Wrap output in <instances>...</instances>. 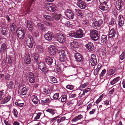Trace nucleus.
I'll use <instances>...</instances> for the list:
<instances>
[{
	"label": "nucleus",
	"mask_w": 125,
	"mask_h": 125,
	"mask_svg": "<svg viewBox=\"0 0 125 125\" xmlns=\"http://www.w3.org/2000/svg\"><path fill=\"white\" fill-rule=\"evenodd\" d=\"M51 81L54 83H56L57 82V79L54 77L53 76H50L49 77Z\"/></svg>",
	"instance_id": "obj_41"
},
{
	"label": "nucleus",
	"mask_w": 125,
	"mask_h": 125,
	"mask_svg": "<svg viewBox=\"0 0 125 125\" xmlns=\"http://www.w3.org/2000/svg\"><path fill=\"white\" fill-rule=\"evenodd\" d=\"M16 33L18 38L22 40L25 36L23 30L21 28L19 29L17 31Z\"/></svg>",
	"instance_id": "obj_6"
},
{
	"label": "nucleus",
	"mask_w": 125,
	"mask_h": 125,
	"mask_svg": "<svg viewBox=\"0 0 125 125\" xmlns=\"http://www.w3.org/2000/svg\"><path fill=\"white\" fill-rule=\"evenodd\" d=\"M37 26L38 29L40 30H43L45 29L44 25L41 23H38Z\"/></svg>",
	"instance_id": "obj_38"
},
{
	"label": "nucleus",
	"mask_w": 125,
	"mask_h": 125,
	"mask_svg": "<svg viewBox=\"0 0 125 125\" xmlns=\"http://www.w3.org/2000/svg\"><path fill=\"white\" fill-rule=\"evenodd\" d=\"M100 4L99 6V8L103 10H105L108 9V7L107 5H106L107 3H104L102 2V3L99 1Z\"/></svg>",
	"instance_id": "obj_14"
},
{
	"label": "nucleus",
	"mask_w": 125,
	"mask_h": 125,
	"mask_svg": "<svg viewBox=\"0 0 125 125\" xmlns=\"http://www.w3.org/2000/svg\"><path fill=\"white\" fill-rule=\"evenodd\" d=\"M12 112L14 114L15 116L16 117H17L18 116V112L17 110L15 109H13L12 111Z\"/></svg>",
	"instance_id": "obj_54"
},
{
	"label": "nucleus",
	"mask_w": 125,
	"mask_h": 125,
	"mask_svg": "<svg viewBox=\"0 0 125 125\" xmlns=\"http://www.w3.org/2000/svg\"><path fill=\"white\" fill-rule=\"evenodd\" d=\"M116 71V69H109L108 71V74L109 75H112L115 73Z\"/></svg>",
	"instance_id": "obj_39"
},
{
	"label": "nucleus",
	"mask_w": 125,
	"mask_h": 125,
	"mask_svg": "<svg viewBox=\"0 0 125 125\" xmlns=\"http://www.w3.org/2000/svg\"><path fill=\"white\" fill-rule=\"evenodd\" d=\"M44 49L43 47L41 45L37 46L36 48V50L37 52L38 53H42Z\"/></svg>",
	"instance_id": "obj_31"
},
{
	"label": "nucleus",
	"mask_w": 125,
	"mask_h": 125,
	"mask_svg": "<svg viewBox=\"0 0 125 125\" xmlns=\"http://www.w3.org/2000/svg\"><path fill=\"white\" fill-rule=\"evenodd\" d=\"M55 110L54 109H48L46 110L47 112H48L51 113L52 115H53L55 114V112L54 111Z\"/></svg>",
	"instance_id": "obj_44"
},
{
	"label": "nucleus",
	"mask_w": 125,
	"mask_h": 125,
	"mask_svg": "<svg viewBox=\"0 0 125 125\" xmlns=\"http://www.w3.org/2000/svg\"><path fill=\"white\" fill-rule=\"evenodd\" d=\"M56 51V49L55 46L51 45L49 49V52L51 55L55 54Z\"/></svg>",
	"instance_id": "obj_23"
},
{
	"label": "nucleus",
	"mask_w": 125,
	"mask_h": 125,
	"mask_svg": "<svg viewBox=\"0 0 125 125\" xmlns=\"http://www.w3.org/2000/svg\"><path fill=\"white\" fill-rule=\"evenodd\" d=\"M42 100H41V102L42 103L46 104L49 103L50 99L49 97L46 98L45 97L42 99Z\"/></svg>",
	"instance_id": "obj_37"
},
{
	"label": "nucleus",
	"mask_w": 125,
	"mask_h": 125,
	"mask_svg": "<svg viewBox=\"0 0 125 125\" xmlns=\"http://www.w3.org/2000/svg\"><path fill=\"white\" fill-rule=\"evenodd\" d=\"M29 88L27 86L23 87L20 91V93L22 95H26L28 91Z\"/></svg>",
	"instance_id": "obj_22"
},
{
	"label": "nucleus",
	"mask_w": 125,
	"mask_h": 125,
	"mask_svg": "<svg viewBox=\"0 0 125 125\" xmlns=\"http://www.w3.org/2000/svg\"><path fill=\"white\" fill-rule=\"evenodd\" d=\"M66 88L71 90L73 89L74 86L72 85H68L66 86Z\"/></svg>",
	"instance_id": "obj_60"
},
{
	"label": "nucleus",
	"mask_w": 125,
	"mask_h": 125,
	"mask_svg": "<svg viewBox=\"0 0 125 125\" xmlns=\"http://www.w3.org/2000/svg\"><path fill=\"white\" fill-rule=\"evenodd\" d=\"M26 41V43L27 45L30 48H31L33 46V44L34 43V41L33 40Z\"/></svg>",
	"instance_id": "obj_26"
},
{
	"label": "nucleus",
	"mask_w": 125,
	"mask_h": 125,
	"mask_svg": "<svg viewBox=\"0 0 125 125\" xmlns=\"http://www.w3.org/2000/svg\"><path fill=\"white\" fill-rule=\"evenodd\" d=\"M85 47L87 49L90 51H93L94 48L93 44L92 42H89L85 45Z\"/></svg>",
	"instance_id": "obj_19"
},
{
	"label": "nucleus",
	"mask_w": 125,
	"mask_h": 125,
	"mask_svg": "<svg viewBox=\"0 0 125 125\" xmlns=\"http://www.w3.org/2000/svg\"><path fill=\"white\" fill-rule=\"evenodd\" d=\"M15 104L16 105H17L19 107H21L24 104L23 103H19V102H16L15 103Z\"/></svg>",
	"instance_id": "obj_64"
},
{
	"label": "nucleus",
	"mask_w": 125,
	"mask_h": 125,
	"mask_svg": "<svg viewBox=\"0 0 125 125\" xmlns=\"http://www.w3.org/2000/svg\"><path fill=\"white\" fill-rule=\"evenodd\" d=\"M33 40V38L31 35L30 34H26L25 38V40L26 41Z\"/></svg>",
	"instance_id": "obj_40"
},
{
	"label": "nucleus",
	"mask_w": 125,
	"mask_h": 125,
	"mask_svg": "<svg viewBox=\"0 0 125 125\" xmlns=\"http://www.w3.org/2000/svg\"><path fill=\"white\" fill-rule=\"evenodd\" d=\"M44 23L45 25L47 26H51L52 25V23L48 22H44Z\"/></svg>",
	"instance_id": "obj_62"
},
{
	"label": "nucleus",
	"mask_w": 125,
	"mask_h": 125,
	"mask_svg": "<svg viewBox=\"0 0 125 125\" xmlns=\"http://www.w3.org/2000/svg\"><path fill=\"white\" fill-rule=\"evenodd\" d=\"M91 64L92 66H95L97 63V60L95 55L94 54H92L90 58Z\"/></svg>",
	"instance_id": "obj_7"
},
{
	"label": "nucleus",
	"mask_w": 125,
	"mask_h": 125,
	"mask_svg": "<svg viewBox=\"0 0 125 125\" xmlns=\"http://www.w3.org/2000/svg\"><path fill=\"white\" fill-rule=\"evenodd\" d=\"M45 66V63L42 61H41L39 63L38 68L40 70L43 68Z\"/></svg>",
	"instance_id": "obj_35"
},
{
	"label": "nucleus",
	"mask_w": 125,
	"mask_h": 125,
	"mask_svg": "<svg viewBox=\"0 0 125 125\" xmlns=\"http://www.w3.org/2000/svg\"><path fill=\"white\" fill-rule=\"evenodd\" d=\"M31 99L33 103L35 104H37L39 102V99L36 96L32 95L31 97Z\"/></svg>",
	"instance_id": "obj_27"
},
{
	"label": "nucleus",
	"mask_w": 125,
	"mask_h": 125,
	"mask_svg": "<svg viewBox=\"0 0 125 125\" xmlns=\"http://www.w3.org/2000/svg\"><path fill=\"white\" fill-rule=\"evenodd\" d=\"M16 25L14 23L10 24V29L11 31H14L15 30V28H16Z\"/></svg>",
	"instance_id": "obj_43"
},
{
	"label": "nucleus",
	"mask_w": 125,
	"mask_h": 125,
	"mask_svg": "<svg viewBox=\"0 0 125 125\" xmlns=\"http://www.w3.org/2000/svg\"><path fill=\"white\" fill-rule=\"evenodd\" d=\"M100 68V66H98L97 68L94 70V74L95 76H96L98 73L99 72Z\"/></svg>",
	"instance_id": "obj_42"
},
{
	"label": "nucleus",
	"mask_w": 125,
	"mask_h": 125,
	"mask_svg": "<svg viewBox=\"0 0 125 125\" xmlns=\"http://www.w3.org/2000/svg\"><path fill=\"white\" fill-rule=\"evenodd\" d=\"M41 71L44 73H47L48 72V69L47 67L45 66L43 68L40 70Z\"/></svg>",
	"instance_id": "obj_52"
},
{
	"label": "nucleus",
	"mask_w": 125,
	"mask_h": 125,
	"mask_svg": "<svg viewBox=\"0 0 125 125\" xmlns=\"http://www.w3.org/2000/svg\"><path fill=\"white\" fill-rule=\"evenodd\" d=\"M66 15L69 19L73 18L74 14L72 11L69 10L67 9L66 11Z\"/></svg>",
	"instance_id": "obj_11"
},
{
	"label": "nucleus",
	"mask_w": 125,
	"mask_h": 125,
	"mask_svg": "<svg viewBox=\"0 0 125 125\" xmlns=\"http://www.w3.org/2000/svg\"><path fill=\"white\" fill-rule=\"evenodd\" d=\"M31 62V59L30 56H27L24 59V62L25 64H29Z\"/></svg>",
	"instance_id": "obj_29"
},
{
	"label": "nucleus",
	"mask_w": 125,
	"mask_h": 125,
	"mask_svg": "<svg viewBox=\"0 0 125 125\" xmlns=\"http://www.w3.org/2000/svg\"><path fill=\"white\" fill-rule=\"evenodd\" d=\"M7 46L6 44L3 43L2 44L0 48V52L2 53L4 51L7 49Z\"/></svg>",
	"instance_id": "obj_34"
},
{
	"label": "nucleus",
	"mask_w": 125,
	"mask_h": 125,
	"mask_svg": "<svg viewBox=\"0 0 125 125\" xmlns=\"http://www.w3.org/2000/svg\"><path fill=\"white\" fill-rule=\"evenodd\" d=\"M75 12L77 15L78 16H80L81 15L82 16V10H77L76 9H75Z\"/></svg>",
	"instance_id": "obj_45"
},
{
	"label": "nucleus",
	"mask_w": 125,
	"mask_h": 125,
	"mask_svg": "<svg viewBox=\"0 0 125 125\" xmlns=\"http://www.w3.org/2000/svg\"><path fill=\"white\" fill-rule=\"evenodd\" d=\"M66 119L65 116H63L61 117L60 119H59L57 120V123H60L64 120Z\"/></svg>",
	"instance_id": "obj_50"
},
{
	"label": "nucleus",
	"mask_w": 125,
	"mask_h": 125,
	"mask_svg": "<svg viewBox=\"0 0 125 125\" xmlns=\"http://www.w3.org/2000/svg\"><path fill=\"white\" fill-rule=\"evenodd\" d=\"M116 30L114 28H113L109 30L108 37L109 38H112L115 36L116 34Z\"/></svg>",
	"instance_id": "obj_17"
},
{
	"label": "nucleus",
	"mask_w": 125,
	"mask_h": 125,
	"mask_svg": "<svg viewBox=\"0 0 125 125\" xmlns=\"http://www.w3.org/2000/svg\"><path fill=\"white\" fill-rule=\"evenodd\" d=\"M44 16L45 18L47 20H48L50 21H53L52 17L49 15H44Z\"/></svg>",
	"instance_id": "obj_46"
},
{
	"label": "nucleus",
	"mask_w": 125,
	"mask_h": 125,
	"mask_svg": "<svg viewBox=\"0 0 125 125\" xmlns=\"http://www.w3.org/2000/svg\"><path fill=\"white\" fill-rule=\"evenodd\" d=\"M107 41V36L105 35H103L101 38L99 40V42L102 44H105Z\"/></svg>",
	"instance_id": "obj_21"
},
{
	"label": "nucleus",
	"mask_w": 125,
	"mask_h": 125,
	"mask_svg": "<svg viewBox=\"0 0 125 125\" xmlns=\"http://www.w3.org/2000/svg\"><path fill=\"white\" fill-rule=\"evenodd\" d=\"M90 36L92 40L96 41L99 38V34L98 31L95 30H91L90 31Z\"/></svg>",
	"instance_id": "obj_2"
},
{
	"label": "nucleus",
	"mask_w": 125,
	"mask_h": 125,
	"mask_svg": "<svg viewBox=\"0 0 125 125\" xmlns=\"http://www.w3.org/2000/svg\"><path fill=\"white\" fill-rule=\"evenodd\" d=\"M59 59L60 61L64 62L66 59V55L65 51L62 50H59Z\"/></svg>",
	"instance_id": "obj_4"
},
{
	"label": "nucleus",
	"mask_w": 125,
	"mask_h": 125,
	"mask_svg": "<svg viewBox=\"0 0 125 125\" xmlns=\"http://www.w3.org/2000/svg\"><path fill=\"white\" fill-rule=\"evenodd\" d=\"M66 38L65 35L60 33L57 34L56 35L57 40L61 43L65 42L66 41Z\"/></svg>",
	"instance_id": "obj_3"
},
{
	"label": "nucleus",
	"mask_w": 125,
	"mask_h": 125,
	"mask_svg": "<svg viewBox=\"0 0 125 125\" xmlns=\"http://www.w3.org/2000/svg\"><path fill=\"white\" fill-rule=\"evenodd\" d=\"M9 87H10L11 88H12L14 86L13 82L12 81H10L8 84Z\"/></svg>",
	"instance_id": "obj_59"
},
{
	"label": "nucleus",
	"mask_w": 125,
	"mask_h": 125,
	"mask_svg": "<svg viewBox=\"0 0 125 125\" xmlns=\"http://www.w3.org/2000/svg\"><path fill=\"white\" fill-rule=\"evenodd\" d=\"M69 44L71 48L74 50L78 48L79 46V43L75 41L70 42Z\"/></svg>",
	"instance_id": "obj_9"
},
{
	"label": "nucleus",
	"mask_w": 125,
	"mask_h": 125,
	"mask_svg": "<svg viewBox=\"0 0 125 125\" xmlns=\"http://www.w3.org/2000/svg\"><path fill=\"white\" fill-rule=\"evenodd\" d=\"M45 38L47 40H51L54 37V35L52 32H49L44 36Z\"/></svg>",
	"instance_id": "obj_8"
},
{
	"label": "nucleus",
	"mask_w": 125,
	"mask_h": 125,
	"mask_svg": "<svg viewBox=\"0 0 125 125\" xmlns=\"http://www.w3.org/2000/svg\"><path fill=\"white\" fill-rule=\"evenodd\" d=\"M61 16V15L60 14L56 13L54 14L52 16L53 19L57 21H58L60 19Z\"/></svg>",
	"instance_id": "obj_32"
},
{
	"label": "nucleus",
	"mask_w": 125,
	"mask_h": 125,
	"mask_svg": "<svg viewBox=\"0 0 125 125\" xmlns=\"http://www.w3.org/2000/svg\"><path fill=\"white\" fill-rule=\"evenodd\" d=\"M45 62L48 65H51L53 62V60L52 57L47 56L45 58Z\"/></svg>",
	"instance_id": "obj_18"
},
{
	"label": "nucleus",
	"mask_w": 125,
	"mask_h": 125,
	"mask_svg": "<svg viewBox=\"0 0 125 125\" xmlns=\"http://www.w3.org/2000/svg\"><path fill=\"white\" fill-rule=\"evenodd\" d=\"M108 24L109 25L113 26V27L115 28L116 27V22L114 19L112 18L109 21Z\"/></svg>",
	"instance_id": "obj_24"
},
{
	"label": "nucleus",
	"mask_w": 125,
	"mask_h": 125,
	"mask_svg": "<svg viewBox=\"0 0 125 125\" xmlns=\"http://www.w3.org/2000/svg\"><path fill=\"white\" fill-rule=\"evenodd\" d=\"M118 25L120 26H123L124 23V19L122 15H119L118 17Z\"/></svg>",
	"instance_id": "obj_20"
},
{
	"label": "nucleus",
	"mask_w": 125,
	"mask_h": 125,
	"mask_svg": "<svg viewBox=\"0 0 125 125\" xmlns=\"http://www.w3.org/2000/svg\"><path fill=\"white\" fill-rule=\"evenodd\" d=\"M105 73L106 70L105 69H104L102 71L101 74L99 75L100 78L103 77Z\"/></svg>",
	"instance_id": "obj_56"
},
{
	"label": "nucleus",
	"mask_w": 125,
	"mask_h": 125,
	"mask_svg": "<svg viewBox=\"0 0 125 125\" xmlns=\"http://www.w3.org/2000/svg\"><path fill=\"white\" fill-rule=\"evenodd\" d=\"M1 31L2 34L6 35L8 33L7 28L4 27H3L1 28Z\"/></svg>",
	"instance_id": "obj_28"
},
{
	"label": "nucleus",
	"mask_w": 125,
	"mask_h": 125,
	"mask_svg": "<svg viewBox=\"0 0 125 125\" xmlns=\"http://www.w3.org/2000/svg\"><path fill=\"white\" fill-rule=\"evenodd\" d=\"M29 79L30 83H32L35 81V78L34 77H29Z\"/></svg>",
	"instance_id": "obj_53"
},
{
	"label": "nucleus",
	"mask_w": 125,
	"mask_h": 125,
	"mask_svg": "<svg viewBox=\"0 0 125 125\" xmlns=\"http://www.w3.org/2000/svg\"><path fill=\"white\" fill-rule=\"evenodd\" d=\"M59 94L58 93H56L53 96V98L55 100H57L59 98Z\"/></svg>",
	"instance_id": "obj_51"
},
{
	"label": "nucleus",
	"mask_w": 125,
	"mask_h": 125,
	"mask_svg": "<svg viewBox=\"0 0 125 125\" xmlns=\"http://www.w3.org/2000/svg\"><path fill=\"white\" fill-rule=\"evenodd\" d=\"M74 55L75 58L77 62H80L83 61V57L80 54L76 52L75 53Z\"/></svg>",
	"instance_id": "obj_12"
},
{
	"label": "nucleus",
	"mask_w": 125,
	"mask_h": 125,
	"mask_svg": "<svg viewBox=\"0 0 125 125\" xmlns=\"http://www.w3.org/2000/svg\"><path fill=\"white\" fill-rule=\"evenodd\" d=\"M77 5L81 9H84L86 7V4L82 0H77Z\"/></svg>",
	"instance_id": "obj_16"
},
{
	"label": "nucleus",
	"mask_w": 125,
	"mask_h": 125,
	"mask_svg": "<svg viewBox=\"0 0 125 125\" xmlns=\"http://www.w3.org/2000/svg\"><path fill=\"white\" fill-rule=\"evenodd\" d=\"M68 35L74 38H82L84 35L83 31L81 29L77 30L76 31H71L69 33Z\"/></svg>",
	"instance_id": "obj_1"
},
{
	"label": "nucleus",
	"mask_w": 125,
	"mask_h": 125,
	"mask_svg": "<svg viewBox=\"0 0 125 125\" xmlns=\"http://www.w3.org/2000/svg\"><path fill=\"white\" fill-rule=\"evenodd\" d=\"M61 22L66 26L70 27H71L72 25L70 23V22L68 21V20L65 17L62 18L60 20Z\"/></svg>",
	"instance_id": "obj_13"
},
{
	"label": "nucleus",
	"mask_w": 125,
	"mask_h": 125,
	"mask_svg": "<svg viewBox=\"0 0 125 125\" xmlns=\"http://www.w3.org/2000/svg\"><path fill=\"white\" fill-rule=\"evenodd\" d=\"M5 79L6 80H8L10 77V75L8 73H6L4 75Z\"/></svg>",
	"instance_id": "obj_57"
},
{
	"label": "nucleus",
	"mask_w": 125,
	"mask_h": 125,
	"mask_svg": "<svg viewBox=\"0 0 125 125\" xmlns=\"http://www.w3.org/2000/svg\"><path fill=\"white\" fill-rule=\"evenodd\" d=\"M8 60V63L10 65L12 64L11 57L10 56H8L7 57Z\"/></svg>",
	"instance_id": "obj_58"
},
{
	"label": "nucleus",
	"mask_w": 125,
	"mask_h": 125,
	"mask_svg": "<svg viewBox=\"0 0 125 125\" xmlns=\"http://www.w3.org/2000/svg\"><path fill=\"white\" fill-rule=\"evenodd\" d=\"M62 97L61 101L62 102H64L66 101L67 99V97L66 95H63L62 96Z\"/></svg>",
	"instance_id": "obj_49"
},
{
	"label": "nucleus",
	"mask_w": 125,
	"mask_h": 125,
	"mask_svg": "<svg viewBox=\"0 0 125 125\" xmlns=\"http://www.w3.org/2000/svg\"><path fill=\"white\" fill-rule=\"evenodd\" d=\"M27 26L29 30L31 31L33 28V25L31 21L29 20L27 21Z\"/></svg>",
	"instance_id": "obj_25"
},
{
	"label": "nucleus",
	"mask_w": 125,
	"mask_h": 125,
	"mask_svg": "<svg viewBox=\"0 0 125 125\" xmlns=\"http://www.w3.org/2000/svg\"><path fill=\"white\" fill-rule=\"evenodd\" d=\"M46 9L51 12H54L56 10V7L54 4H51L47 6Z\"/></svg>",
	"instance_id": "obj_15"
},
{
	"label": "nucleus",
	"mask_w": 125,
	"mask_h": 125,
	"mask_svg": "<svg viewBox=\"0 0 125 125\" xmlns=\"http://www.w3.org/2000/svg\"><path fill=\"white\" fill-rule=\"evenodd\" d=\"M92 25L96 27L99 26L100 25L102 24L103 21L102 20H99L97 21L95 18H93L92 20Z\"/></svg>",
	"instance_id": "obj_10"
},
{
	"label": "nucleus",
	"mask_w": 125,
	"mask_h": 125,
	"mask_svg": "<svg viewBox=\"0 0 125 125\" xmlns=\"http://www.w3.org/2000/svg\"><path fill=\"white\" fill-rule=\"evenodd\" d=\"M111 50L112 51V53L113 54L115 53L116 51V47H112L111 48Z\"/></svg>",
	"instance_id": "obj_61"
},
{
	"label": "nucleus",
	"mask_w": 125,
	"mask_h": 125,
	"mask_svg": "<svg viewBox=\"0 0 125 125\" xmlns=\"http://www.w3.org/2000/svg\"><path fill=\"white\" fill-rule=\"evenodd\" d=\"M120 79L121 78L120 77H117L113 80L110 82V83L112 85H113L117 83L120 80Z\"/></svg>",
	"instance_id": "obj_33"
},
{
	"label": "nucleus",
	"mask_w": 125,
	"mask_h": 125,
	"mask_svg": "<svg viewBox=\"0 0 125 125\" xmlns=\"http://www.w3.org/2000/svg\"><path fill=\"white\" fill-rule=\"evenodd\" d=\"M33 57L34 60L36 62H37L38 61V56L37 54L34 53L33 54Z\"/></svg>",
	"instance_id": "obj_48"
},
{
	"label": "nucleus",
	"mask_w": 125,
	"mask_h": 125,
	"mask_svg": "<svg viewBox=\"0 0 125 125\" xmlns=\"http://www.w3.org/2000/svg\"><path fill=\"white\" fill-rule=\"evenodd\" d=\"M124 3L122 0H116L115 6L116 9L119 10L124 9Z\"/></svg>",
	"instance_id": "obj_5"
},
{
	"label": "nucleus",
	"mask_w": 125,
	"mask_h": 125,
	"mask_svg": "<svg viewBox=\"0 0 125 125\" xmlns=\"http://www.w3.org/2000/svg\"><path fill=\"white\" fill-rule=\"evenodd\" d=\"M125 58V51H123L122 54L120 56V58L121 60H123Z\"/></svg>",
	"instance_id": "obj_47"
},
{
	"label": "nucleus",
	"mask_w": 125,
	"mask_h": 125,
	"mask_svg": "<svg viewBox=\"0 0 125 125\" xmlns=\"http://www.w3.org/2000/svg\"><path fill=\"white\" fill-rule=\"evenodd\" d=\"M11 98V96L8 95L7 97L3 98L1 101L2 104H4L9 101Z\"/></svg>",
	"instance_id": "obj_30"
},
{
	"label": "nucleus",
	"mask_w": 125,
	"mask_h": 125,
	"mask_svg": "<svg viewBox=\"0 0 125 125\" xmlns=\"http://www.w3.org/2000/svg\"><path fill=\"white\" fill-rule=\"evenodd\" d=\"M5 93L1 91H0V100L2 97L4 96Z\"/></svg>",
	"instance_id": "obj_63"
},
{
	"label": "nucleus",
	"mask_w": 125,
	"mask_h": 125,
	"mask_svg": "<svg viewBox=\"0 0 125 125\" xmlns=\"http://www.w3.org/2000/svg\"><path fill=\"white\" fill-rule=\"evenodd\" d=\"M101 52L102 54L103 55H105L106 53V48L105 47H103L102 49Z\"/></svg>",
	"instance_id": "obj_55"
},
{
	"label": "nucleus",
	"mask_w": 125,
	"mask_h": 125,
	"mask_svg": "<svg viewBox=\"0 0 125 125\" xmlns=\"http://www.w3.org/2000/svg\"><path fill=\"white\" fill-rule=\"evenodd\" d=\"M42 114V113L41 112L38 113H34L33 116V117L35 116L34 117V119L35 120H37L40 118Z\"/></svg>",
	"instance_id": "obj_36"
}]
</instances>
